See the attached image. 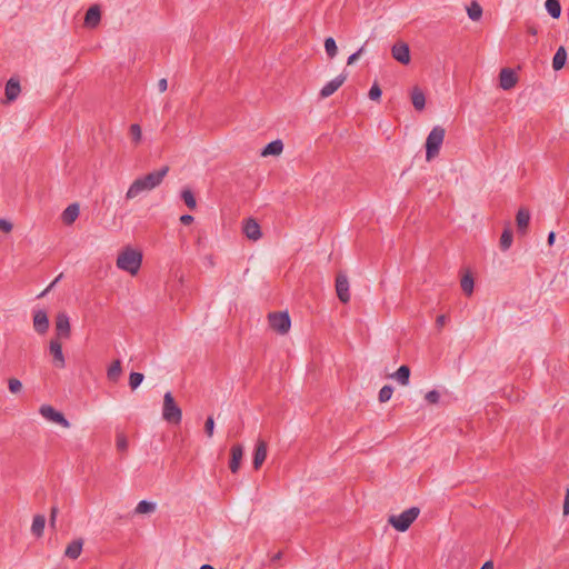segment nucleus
<instances>
[{"mask_svg":"<svg viewBox=\"0 0 569 569\" xmlns=\"http://www.w3.org/2000/svg\"><path fill=\"white\" fill-rule=\"evenodd\" d=\"M168 172H169V167L163 166L159 170L149 172L143 177L137 178L129 187V189L126 193V198L128 200H131L144 191L153 190L154 188H157L158 186L161 184V182L163 181V179L168 174Z\"/></svg>","mask_w":569,"mask_h":569,"instance_id":"nucleus-1","label":"nucleus"},{"mask_svg":"<svg viewBox=\"0 0 569 569\" xmlns=\"http://www.w3.org/2000/svg\"><path fill=\"white\" fill-rule=\"evenodd\" d=\"M142 262V253L130 247L123 249L117 258V267L134 276L138 273Z\"/></svg>","mask_w":569,"mask_h":569,"instance_id":"nucleus-2","label":"nucleus"},{"mask_svg":"<svg viewBox=\"0 0 569 569\" xmlns=\"http://www.w3.org/2000/svg\"><path fill=\"white\" fill-rule=\"evenodd\" d=\"M446 130L441 126L432 128L426 140V159L432 160L439 154L440 148L443 143Z\"/></svg>","mask_w":569,"mask_h":569,"instance_id":"nucleus-3","label":"nucleus"},{"mask_svg":"<svg viewBox=\"0 0 569 569\" xmlns=\"http://www.w3.org/2000/svg\"><path fill=\"white\" fill-rule=\"evenodd\" d=\"M420 515V509L418 507H411L400 515H392L389 517L388 522L398 531L405 532L409 529L412 522Z\"/></svg>","mask_w":569,"mask_h":569,"instance_id":"nucleus-4","label":"nucleus"},{"mask_svg":"<svg viewBox=\"0 0 569 569\" xmlns=\"http://www.w3.org/2000/svg\"><path fill=\"white\" fill-rule=\"evenodd\" d=\"M162 418L173 425H179L182 419V411L170 391L163 396Z\"/></svg>","mask_w":569,"mask_h":569,"instance_id":"nucleus-5","label":"nucleus"},{"mask_svg":"<svg viewBox=\"0 0 569 569\" xmlns=\"http://www.w3.org/2000/svg\"><path fill=\"white\" fill-rule=\"evenodd\" d=\"M270 327L280 335H286L291 326L288 312H272L268 316Z\"/></svg>","mask_w":569,"mask_h":569,"instance_id":"nucleus-6","label":"nucleus"},{"mask_svg":"<svg viewBox=\"0 0 569 569\" xmlns=\"http://www.w3.org/2000/svg\"><path fill=\"white\" fill-rule=\"evenodd\" d=\"M56 327V339H69L71 336V327H70V319L69 316L66 312H59L56 316L54 321Z\"/></svg>","mask_w":569,"mask_h":569,"instance_id":"nucleus-7","label":"nucleus"},{"mask_svg":"<svg viewBox=\"0 0 569 569\" xmlns=\"http://www.w3.org/2000/svg\"><path fill=\"white\" fill-rule=\"evenodd\" d=\"M39 412L43 418H46L52 422H56V423L62 426L63 428L70 427V422L66 419V417L61 412L57 411L50 405H42L39 409Z\"/></svg>","mask_w":569,"mask_h":569,"instance_id":"nucleus-8","label":"nucleus"},{"mask_svg":"<svg viewBox=\"0 0 569 569\" xmlns=\"http://www.w3.org/2000/svg\"><path fill=\"white\" fill-rule=\"evenodd\" d=\"M336 291L339 300L342 303H347L350 301V292H349V280L348 277L339 272L336 278Z\"/></svg>","mask_w":569,"mask_h":569,"instance_id":"nucleus-9","label":"nucleus"},{"mask_svg":"<svg viewBox=\"0 0 569 569\" xmlns=\"http://www.w3.org/2000/svg\"><path fill=\"white\" fill-rule=\"evenodd\" d=\"M49 318L46 310L39 309L33 312V329L39 335H44L49 330Z\"/></svg>","mask_w":569,"mask_h":569,"instance_id":"nucleus-10","label":"nucleus"},{"mask_svg":"<svg viewBox=\"0 0 569 569\" xmlns=\"http://www.w3.org/2000/svg\"><path fill=\"white\" fill-rule=\"evenodd\" d=\"M50 353L53 357L54 367L62 369L66 367V360L62 352V346L59 339H51L49 343Z\"/></svg>","mask_w":569,"mask_h":569,"instance_id":"nucleus-11","label":"nucleus"},{"mask_svg":"<svg viewBox=\"0 0 569 569\" xmlns=\"http://www.w3.org/2000/svg\"><path fill=\"white\" fill-rule=\"evenodd\" d=\"M391 54L395 60L402 64H408L410 62V49L405 42L393 44L391 48Z\"/></svg>","mask_w":569,"mask_h":569,"instance_id":"nucleus-12","label":"nucleus"},{"mask_svg":"<svg viewBox=\"0 0 569 569\" xmlns=\"http://www.w3.org/2000/svg\"><path fill=\"white\" fill-rule=\"evenodd\" d=\"M518 81L516 72L510 68H503L499 73V84L503 90L512 89Z\"/></svg>","mask_w":569,"mask_h":569,"instance_id":"nucleus-13","label":"nucleus"},{"mask_svg":"<svg viewBox=\"0 0 569 569\" xmlns=\"http://www.w3.org/2000/svg\"><path fill=\"white\" fill-rule=\"evenodd\" d=\"M21 92L20 81L17 77H11L4 88L6 102H13Z\"/></svg>","mask_w":569,"mask_h":569,"instance_id":"nucleus-14","label":"nucleus"},{"mask_svg":"<svg viewBox=\"0 0 569 569\" xmlns=\"http://www.w3.org/2000/svg\"><path fill=\"white\" fill-rule=\"evenodd\" d=\"M229 469L232 473H237L240 469V463L243 458V447L240 443H236L230 450Z\"/></svg>","mask_w":569,"mask_h":569,"instance_id":"nucleus-15","label":"nucleus"},{"mask_svg":"<svg viewBox=\"0 0 569 569\" xmlns=\"http://www.w3.org/2000/svg\"><path fill=\"white\" fill-rule=\"evenodd\" d=\"M267 451H268L267 442L262 439H259L256 443V448H254V452H253V461H252L253 468L256 470L260 469V467L264 462V460L267 458Z\"/></svg>","mask_w":569,"mask_h":569,"instance_id":"nucleus-16","label":"nucleus"},{"mask_svg":"<svg viewBox=\"0 0 569 569\" xmlns=\"http://www.w3.org/2000/svg\"><path fill=\"white\" fill-rule=\"evenodd\" d=\"M347 76L346 74H339L331 81H329L326 86L322 87L320 90V97L321 98H328L331 94H333L346 81Z\"/></svg>","mask_w":569,"mask_h":569,"instance_id":"nucleus-17","label":"nucleus"},{"mask_svg":"<svg viewBox=\"0 0 569 569\" xmlns=\"http://www.w3.org/2000/svg\"><path fill=\"white\" fill-rule=\"evenodd\" d=\"M243 233L250 240H258L261 238V230L259 223L254 219H247L243 223Z\"/></svg>","mask_w":569,"mask_h":569,"instance_id":"nucleus-18","label":"nucleus"},{"mask_svg":"<svg viewBox=\"0 0 569 569\" xmlns=\"http://www.w3.org/2000/svg\"><path fill=\"white\" fill-rule=\"evenodd\" d=\"M101 19V11L98 6L90 7L84 16V24L90 28H94L99 24Z\"/></svg>","mask_w":569,"mask_h":569,"instance_id":"nucleus-19","label":"nucleus"},{"mask_svg":"<svg viewBox=\"0 0 569 569\" xmlns=\"http://www.w3.org/2000/svg\"><path fill=\"white\" fill-rule=\"evenodd\" d=\"M518 231L522 234L527 232L530 222V212L526 208H520L516 216Z\"/></svg>","mask_w":569,"mask_h":569,"instance_id":"nucleus-20","label":"nucleus"},{"mask_svg":"<svg viewBox=\"0 0 569 569\" xmlns=\"http://www.w3.org/2000/svg\"><path fill=\"white\" fill-rule=\"evenodd\" d=\"M83 547L81 538L72 540L64 550V556L69 559L76 560L80 557Z\"/></svg>","mask_w":569,"mask_h":569,"instance_id":"nucleus-21","label":"nucleus"},{"mask_svg":"<svg viewBox=\"0 0 569 569\" xmlns=\"http://www.w3.org/2000/svg\"><path fill=\"white\" fill-rule=\"evenodd\" d=\"M80 208L78 203L69 204L62 212V221L64 224H72L79 217Z\"/></svg>","mask_w":569,"mask_h":569,"instance_id":"nucleus-22","label":"nucleus"},{"mask_svg":"<svg viewBox=\"0 0 569 569\" xmlns=\"http://www.w3.org/2000/svg\"><path fill=\"white\" fill-rule=\"evenodd\" d=\"M411 102L415 107L416 110H423L425 109V106H426V96L423 93V91L418 88V87H415L411 91Z\"/></svg>","mask_w":569,"mask_h":569,"instance_id":"nucleus-23","label":"nucleus"},{"mask_svg":"<svg viewBox=\"0 0 569 569\" xmlns=\"http://www.w3.org/2000/svg\"><path fill=\"white\" fill-rule=\"evenodd\" d=\"M283 150V143L281 140H273L269 142L262 150L261 156H279Z\"/></svg>","mask_w":569,"mask_h":569,"instance_id":"nucleus-24","label":"nucleus"},{"mask_svg":"<svg viewBox=\"0 0 569 569\" xmlns=\"http://www.w3.org/2000/svg\"><path fill=\"white\" fill-rule=\"evenodd\" d=\"M391 377L401 386H407L410 379V368L407 365H402Z\"/></svg>","mask_w":569,"mask_h":569,"instance_id":"nucleus-25","label":"nucleus"},{"mask_svg":"<svg viewBox=\"0 0 569 569\" xmlns=\"http://www.w3.org/2000/svg\"><path fill=\"white\" fill-rule=\"evenodd\" d=\"M566 60H567V51H566L565 47L561 46L558 48V50L556 51L553 59H552L553 70L559 71L560 69H562L566 63Z\"/></svg>","mask_w":569,"mask_h":569,"instance_id":"nucleus-26","label":"nucleus"},{"mask_svg":"<svg viewBox=\"0 0 569 569\" xmlns=\"http://www.w3.org/2000/svg\"><path fill=\"white\" fill-rule=\"evenodd\" d=\"M46 526V517L43 515H36L31 525V532L40 538L43 535Z\"/></svg>","mask_w":569,"mask_h":569,"instance_id":"nucleus-27","label":"nucleus"},{"mask_svg":"<svg viewBox=\"0 0 569 569\" xmlns=\"http://www.w3.org/2000/svg\"><path fill=\"white\" fill-rule=\"evenodd\" d=\"M122 372L121 361L119 359L114 360L107 370V377L110 381H118Z\"/></svg>","mask_w":569,"mask_h":569,"instance_id":"nucleus-28","label":"nucleus"},{"mask_svg":"<svg viewBox=\"0 0 569 569\" xmlns=\"http://www.w3.org/2000/svg\"><path fill=\"white\" fill-rule=\"evenodd\" d=\"M545 6H546V9H547L548 13L552 18L557 19V18L560 17V14H561V6H560L559 0H547Z\"/></svg>","mask_w":569,"mask_h":569,"instance_id":"nucleus-29","label":"nucleus"},{"mask_svg":"<svg viewBox=\"0 0 569 569\" xmlns=\"http://www.w3.org/2000/svg\"><path fill=\"white\" fill-rule=\"evenodd\" d=\"M467 12L472 21H478L482 16V8L477 1H472L467 8Z\"/></svg>","mask_w":569,"mask_h":569,"instance_id":"nucleus-30","label":"nucleus"},{"mask_svg":"<svg viewBox=\"0 0 569 569\" xmlns=\"http://www.w3.org/2000/svg\"><path fill=\"white\" fill-rule=\"evenodd\" d=\"M512 239H513V236H512V231L509 229V228H506L503 231H502V234L500 237V249L502 251H506L508 250L511 244H512Z\"/></svg>","mask_w":569,"mask_h":569,"instance_id":"nucleus-31","label":"nucleus"},{"mask_svg":"<svg viewBox=\"0 0 569 569\" xmlns=\"http://www.w3.org/2000/svg\"><path fill=\"white\" fill-rule=\"evenodd\" d=\"M156 508H157V505L154 502L141 500L137 505L134 512L139 513V515L150 513V512H153L156 510Z\"/></svg>","mask_w":569,"mask_h":569,"instance_id":"nucleus-32","label":"nucleus"},{"mask_svg":"<svg viewBox=\"0 0 569 569\" xmlns=\"http://www.w3.org/2000/svg\"><path fill=\"white\" fill-rule=\"evenodd\" d=\"M181 199L183 200V202L186 203V206L189 209L193 210L197 207V201H196L194 194L190 189H188V188L182 189Z\"/></svg>","mask_w":569,"mask_h":569,"instance_id":"nucleus-33","label":"nucleus"},{"mask_svg":"<svg viewBox=\"0 0 569 569\" xmlns=\"http://www.w3.org/2000/svg\"><path fill=\"white\" fill-rule=\"evenodd\" d=\"M325 49H326V53L327 56L332 59L337 56L338 53V48H337V43H336V40L331 37L327 38L325 40Z\"/></svg>","mask_w":569,"mask_h":569,"instance_id":"nucleus-34","label":"nucleus"},{"mask_svg":"<svg viewBox=\"0 0 569 569\" xmlns=\"http://www.w3.org/2000/svg\"><path fill=\"white\" fill-rule=\"evenodd\" d=\"M461 289L467 295L470 296L473 292V278L470 274H466L461 279Z\"/></svg>","mask_w":569,"mask_h":569,"instance_id":"nucleus-35","label":"nucleus"},{"mask_svg":"<svg viewBox=\"0 0 569 569\" xmlns=\"http://www.w3.org/2000/svg\"><path fill=\"white\" fill-rule=\"evenodd\" d=\"M144 376L140 372H131L129 376V386L132 390L137 389L143 381Z\"/></svg>","mask_w":569,"mask_h":569,"instance_id":"nucleus-36","label":"nucleus"},{"mask_svg":"<svg viewBox=\"0 0 569 569\" xmlns=\"http://www.w3.org/2000/svg\"><path fill=\"white\" fill-rule=\"evenodd\" d=\"M130 136L132 141L138 144L141 141L142 132L141 127L138 123H133L130 126Z\"/></svg>","mask_w":569,"mask_h":569,"instance_id":"nucleus-37","label":"nucleus"},{"mask_svg":"<svg viewBox=\"0 0 569 569\" xmlns=\"http://www.w3.org/2000/svg\"><path fill=\"white\" fill-rule=\"evenodd\" d=\"M393 393V388L391 386H383L379 391V401L380 402H387L390 400L391 396Z\"/></svg>","mask_w":569,"mask_h":569,"instance_id":"nucleus-38","label":"nucleus"},{"mask_svg":"<svg viewBox=\"0 0 569 569\" xmlns=\"http://www.w3.org/2000/svg\"><path fill=\"white\" fill-rule=\"evenodd\" d=\"M116 446L119 451H121V452L127 451L129 445H128V439L123 433L117 435Z\"/></svg>","mask_w":569,"mask_h":569,"instance_id":"nucleus-39","label":"nucleus"},{"mask_svg":"<svg viewBox=\"0 0 569 569\" xmlns=\"http://www.w3.org/2000/svg\"><path fill=\"white\" fill-rule=\"evenodd\" d=\"M8 388L9 390L12 392V393H18L21 391L22 389V383L19 379L17 378H10L8 380Z\"/></svg>","mask_w":569,"mask_h":569,"instance_id":"nucleus-40","label":"nucleus"},{"mask_svg":"<svg viewBox=\"0 0 569 569\" xmlns=\"http://www.w3.org/2000/svg\"><path fill=\"white\" fill-rule=\"evenodd\" d=\"M381 94H382V91H381L379 84L377 82H375L369 90V93H368L369 98L371 100H379Z\"/></svg>","mask_w":569,"mask_h":569,"instance_id":"nucleus-41","label":"nucleus"},{"mask_svg":"<svg viewBox=\"0 0 569 569\" xmlns=\"http://www.w3.org/2000/svg\"><path fill=\"white\" fill-rule=\"evenodd\" d=\"M214 430V420L212 416H209L204 422V432L206 435L211 438L213 436Z\"/></svg>","mask_w":569,"mask_h":569,"instance_id":"nucleus-42","label":"nucleus"},{"mask_svg":"<svg viewBox=\"0 0 569 569\" xmlns=\"http://www.w3.org/2000/svg\"><path fill=\"white\" fill-rule=\"evenodd\" d=\"M425 399L431 403L436 405L439 402L440 393L437 390H430L426 393Z\"/></svg>","mask_w":569,"mask_h":569,"instance_id":"nucleus-43","label":"nucleus"},{"mask_svg":"<svg viewBox=\"0 0 569 569\" xmlns=\"http://www.w3.org/2000/svg\"><path fill=\"white\" fill-rule=\"evenodd\" d=\"M366 44H367V42L359 50H357L355 53L349 56V58L347 60L348 64H352L353 62H356V60L359 59V57L365 52Z\"/></svg>","mask_w":569,"mask_h":569,"instance_id":"nucleus-44","label":"nucleus"},{"mask_svg":"<svg viewBox=\"0 0 569 569\" xmlns=\"http://www.w3.org/2000/svg\"><path fill=\"white\" fill-rule=\"evenodd\" d=\"M58 512H59V509L57 506H53L50 510V520H49V523H50V527L54 528L56 527V520H57V516H58Z\"/></svg>","mask_w":569,"mask_h":569,"instance_id":"nucleus-45","label":"nucleus"},{"mask_svg":"<svg viewBox=\"0 0 569 569\" xmlns=\"http://www.w3.org/2000/svg\"><path fill=\"white\" fill-rule=\"evenodd\" d=\"M0 230L3 232H10L12 230V223L6 219H0Z\"/></svg>","mask_w":569,"mask_h":569,"instance_id":"nucleus-46","label":"nucleus"},{"mask_svg":"<svg viewBox=\"0 0 569 569\" xmlns=\"http://www.w3.org/2000/svg\"><path fill=\"white\" fill-rule=\"evenodd\" d=\"M180 222L184 226H188L193 222V217L191 214H182L180 217Z\"/></svg>","mask_w":569,"mask_h":569,"instance_id":"nucleus-47","label":"nucleus"},{"mask_svg":"<svg viewBox=\"0 0 569 569\" xmlns=\"http://www.w3.org/2000/svg\"><path fill=\"white\" fill-rule=\"evenodd\" d=\"M569 513V489L566 492L565 501H563V515L567 516Z\"/></svg>","mask_w":569,"mask_h":569,"instance_id":"nucleus-48","label":"nucleus"},{"mask_svg":"<svg viewBox=\"0 0 569 569\" xmlns=\"http://www.w3.org/2000/svg\"><path fill=\"white\" fill-rule=\"evenodd\" d=\"M168 88L167 79L162 78L158 81V89L160 92H164Z\"/></svg>","mask_w":569,"mask_h":569,"instance_id":"nucleus-49","label":"nucleus"},{"mask_svg":"<svg viewBox=\"0 0 569 569\" xmlns=\"http://www.w3.org/2000/svg\"><path fill=\"white\" fill-rule=\"evenodd\" d=\"M446 320H447V318H446L445 315L438 316L437 319H436L437 327H439V328L443 327L445 323H446Z\"/></svg>","mask_w":569,"mask_h":569,"instance_id":"nucleus-50","label":"nucleus"},{"mask_svg":"<svg viewBox=\"0 0 569 569\" xmlns=\"http://www.w3.org/2000/svg\"><path fill=\"white\" fill-rule=\"evenodd\" d=\"M556 239V233L553 231L549 232L548 234V244L552 246Z\"/></svg>","mask_w":569,"mask_h":569,"instance_id":"nucleus-51","label":"nucleus"},{"mask_svg":"<svg viewBox=\"0 0 569 569\" xmlns=\"http://www.w3.org/2000/svg\"><path fill=\"white\" fill-rule=\"evenodd\" d=\"M61 276H59L44 291H42L39 297H43L53 286L54 283L59 280Z\"/></svg>","mask_w":569,"mask_h":569,"instance_id":"nucleus-52","label":"nucleus"},{"mask_svg":"<svg viewBox=\"0 0 569 569\" xmlns=\"http://www.w3.org/2000/svg\"><path fill=\"white\" fill-rule=\"evenodd\" d=\"M480 569H493V563L491 561H487Z\"/></svg>","mask_w":569,"mask_h":569,"instance_id":"nucleus-53","label":"nucleus"},{"mask_svg":"<svg viewBox=\"0 0 569 569\" xmlns=\"http://www.w3.org/2000/svg\"><path fill=\"white\" fill-rule=\"evenodd\" d=\"M528 32L532 36H536L537 34V29L533 27V26H529L528 27Z\"/></svg>","mask_w":569,"mask_h":569,"instance_id":"nucleus-54","label":"nucleus"},{"mask_svg":"<svg viewBox=\"0 0 569 569\" xmlns=\"http://www.w3.org/2000/svg\"><path fill=\"white\" fill-rule=\"evenodd\" d=\"M281 557H282V552H280V551H279V552H277V553L271 558V560H272V561H278V560H280V559H281Z\"/></svg>","mask_w":569,"mask_h":569,"instance_id":"nucleus-55","label":"nucleus"},{"mask_svg":"<svg viewBox=\"0 0 569 569\" xmlns=\"http://www.w3.org/2000/svg\"><path fill=\"white\" fill-rule=\"evenodd\" d=\"M200 569H214L211 565H202Z\"/></svg>","mask_w":569,"mask_h":569,"instance_id":"nucleus-56","label":"nucleus"}]
</instances>
